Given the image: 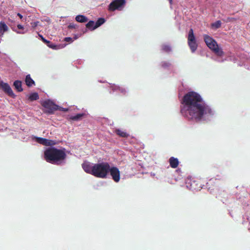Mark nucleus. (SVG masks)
Returning a JSON list of instances; mask_svg holds the SVG:
<instances>
[{
  "label": "nucleus",
  "instance_id": "obj_1",
  "mask_svg": "<svg viewBox=\"0 0 250 250\" xmlns=\"http://www.w3.org/2000/svg\"><path fill=\"white\" fill-rule=\"evenodd\" d=\"M181 112L189 120L198 122L205 120L213 115L211 107L204 102L200 95L190 91L183 98Z\"/></svg>",
  "mask_w": 250,
  "mask_h": 250
},
{
  "label": "nucleus",
  "instance_id": "obj_2",
  "mask_svg": "<svg viewBox=\"0 0 250 250\" xmlns=\"http://www.w3.org/2000/svg\"><path fill=\"white\" fill-rule=\"evenodd\" d=\"M65 149H58L56 147H48L44 152L45 161L52 164L59 165L63 162L66 158Z\"/></svg>",
  "mask_w": 250,
  "mask_h": 250
},
{
  "label": "nucleus",
  "instance_id": "obj_3",
  "mask_svg": "<svg viewBox=\"0 0 250 250\" xmlns=\"http://www.w3.org/2000/svg\"><path fill=\"white\" fill-rule=\"evenodd\" d=\"M109 164L107 162H102L94 165L93 175L96 177L104 179L107 177Z\"/></svg>",
  "mask_w": 250,
  "mask_h": 250
},
{
  "label": "nucleus",
  "instance_id": "obj_4",
  "mask_svg": "<svg viewBox=\"0 0 250 250\" xmlns=\"http://www.w3.org/2000/svg\"><path fill=\"white\" fill-rule=\"evenodd\" d=\"M204 40L208 47L216 55L222 57L224 53L221 48H220L216 41L211 37L205 34L203 36Z\"/></svg>",
  "mask_w": 250,
  "mask_h": 250
},
{
  "label": "nucleus",
  "instance_id": "obj_5",
  "mask_svg": "<svg viewBox=\"0 0 250 250\" xmlns=\"http://www.w3.org/2000/svg\"><path fill=\"white\" fill-rule=\"evenodd\" d=\"M42 105L45 108L44 112L49 114H53L59 109V106L49 100L43 102Z\"/></svg>",
  "mask_w": 250,
  "mask_h": 250
},
{
  "label": "nucleus",
  "instance_id": "obj_6",
  "mask_svg": "<svg viewBox=\"0 0 250 250\" xmlns=\"http://www.w3.org/2000/svg\"><path fill=\"white\" fill-rule=\"evenodd\" d=\"M125 0H114L109 4L108 10L110 11L121 10L125 7Z\"/></svg>",
  "mask_w": 250,
  "mask_h": 250
},
{
  "label": "nucleus",
  "instance_id": "obj_7",
  "mask_svg": "<svg viewBox=\"0 0 250 250\" xmlns=\"http://www.w3.org/2000/svg\"><path fill=\"white\" fill-rule=\"evenodd\" d=\"M110 173L112 179L116 183H118L120 180V171L118 167H110L108 169V173Z\"/></svg>",
  "mask_w": 250,
  "mask_h": 250
},
{
  "label": "nucleus",
  "instance_id": "obj_8",
  "mask_svg": "<svg viewBox=\"0 0 250 250\" xmlns=\"http://www.w3.org/2000/svg\"><path fill=\"white\" fill-rule=\"evenodd\" d=\"M0 89L2 90L6 94L9 96L14 98L16 97L15 94L14 93L10 85L6 83H4L3 81H0Z\"/></svg>",
  "mask_w": 250,
  "mask_h": 250
},
{
  "label": "nucleus",
  "instance_id": "obj_9",
  "mask_svg": "<svg viewBox=\"0 0 250 250\" xmlns=\"http://www.w3.org/2000/svg\"><path fill=\"white\" fill-rule=\"evenodd\" d=\"M37 142L46 146H53L56 144L55 141L47 139L45 138L38 137L37 138Z\"/></svg>",
  "mask_w": 250,
  "mask_h": 250
},
{
  "label": "nucleus",
  "instance_id": "obj_10",
  "mask_svg": "<svg viewBox=\"0 0 250 250\" xmlns=\"http://www.w3.org/2000/svg\"><path fill=\"white\" fill-rule=\"evenodd\" d=\"M82 167L85 172L93 175L94 165L91 166L90 164L86 163L83 164Z\"/></svg>",
  "mask_w": 250,
  "mask_h": 250
},
{
  "label": "nucleus",
  "instance_id": "obj_11",
  "mask_svg": "<svg viewBox=\"0 0 250 250\" xmlns=\"http://www.w3.org/2000/svg\"><path fill=\"white\" fill-rule=\"evenodd\" d=\"M201 184L199 183L196 180H191L190 181V188L191 190H200L201 188Z\"/></svg>",
  "mask_w": 250,
  "mask_h": 250
},
{
  "label": "nucleus",
  "instance_id": "obj_12",
  "mask_svg": "<svg viewBox=\"0 0 250 250\" xmlns=\"http://www.w3.org/2000/svg\"><path fill=\"white\" fill-rule=\"evenodd\" d=\"M169 163L172 168H175L178 166L179 162L177 158L171 157L169 159Z\"/></svg>",
  "mask_w": 250,
  "mask_h": 250
},
{
  "label": "nucleus",
  "instance_id": "obj_13",
  "mask_svg": "<svg viewBox=\"0 0 250 250\" xmlns=\"http://www.w3.org/2000/svg\"><path fill=\"white\" fill-rule=\"evenodd\" d=\"M8 30V27L7 25L2 21L0 22V36H2L4 32Z\"/></svg>",
  "mask_w": 250,
  "mask_h": 250
},
{
  "label": "nucleus",
  "instance_id": "obj_14",
  "mask_svg": "<svg viewBox=\"0 0 250 250\" xmlns=\"http://www.w3.org/2000/svg\"><path fill=\"white\" fill-rule=\"evenodd\" d=\"M25 82L26 85L28 87H31L33 85H35V82L31 78L30 75L28 74L26 76Z\"/></svg>",
  "mask_w": 250,
  "mask_h": 250
},
{
  "label": "nucleus",
  "instance_id": "obj_15",
  "mask_svg": "<svg viewBox=\"0 0 250 250\" xmlns=\"http://www.w3.org/2000/svg\"><path fill=\"white\" fill-rule=\"evenodd\" d=\"M13 85L15 87V89L18 92H21L23 91V89L22 88V83L21 81H15L14 82Z\"/></svg>",
  "mask_w": 250,
  "mask_h": 250
},
{
  "label": "nucleus",
  "instance_id": "obj_16",
  "mask_svg": "<svg viewBox=\"0 0 250 250\" xmlns=\"http://www.w3.org/2000/svg\"><path fill=\"white\" fill-rule=\"evenodd\" d=\"M115 133L120 137L123 138H127L129 135L126 132L123 131L120 129H116Z\"/></svg>",
  "mask_w": 250,
  "mask_h": 250
},
{
  "label": "nucleus",
  "instance_id": "obj_17",
  "mask_svg": "<svg viewBox=\"0 0 250 250\" xmlns=\"http://www.w3.org/2000/svg\"><path fill=\"white\" fill-rule=\"evenodd\" d=\"M188 45L192 52H194L197 48V44L195 41L188 42Z\"/></svg>",
  "mask_w": 250,
  "mask_h": 250
},
{
  "label": "nucleus",
  "instance_id": "obj_18",
  "mask_svg": "<svg viewBox=\"0 0 250 250\" xmlns=\"http://www.w3.org/2000/svg\"><path fill=\"white\" fill-rule=\"evenodd\" d=\"M75 20L77 21L83 23L85 22L88 21V19L83 15H78L76 17Z\"/></svg>",
  "mask_w": 250,
  "mask_h": 250
},
{
  "label": "nucleus",
  "instance_id": "obj_19",
  "mask_svg": "<svg viewBox=\"0 0 250 250\" xmlns=\"http://www.w3.org/2000/svg\"><path fill=\"white\" fill-rule=\"evenodd\" d=\"M195 37L194 35L193 30L192 29H190L188 32V42L195 41Z\"/></svg>",
  "mask_w": 250,
  "mask_h": 250
},
{
  "label": "nucleus",
  "instance_id": "obj_20",
  "mask_svg": "<svg viewBox=\"0 0 250 250\" xmlns=\"http://www.w3.org/2000/svg\"><path fill=\"white\" fill-rule=\"evenodd\" d=\"M84 115V114L83 113H79L75 116L70 117L69 119L73 121H79L82 119Z\"/></svg>",
  "mask_w": 250,
  "mask_h": 250
},
{
  "label": "nucleus",
  "instance_id": "obj_21",
  "mask_svg": "<svg viewBox=\"0 0 250 250\" xmlns=\"http://www.w3.org/2000/svg\"><path fill=\"white\" fill-rule=\"evenodd\" d=\"M39 99V94H38V93H37V92H34V93H31L29 95V98H28V100L30 101H36V100H38Z\"/></svg>",
  "mask_w": 250,
  "mask_h": 250
},
{
  "label": "nucleus",
  "instance_id": "obj_22",
  "mask_svg": "<svg viewBox=\"0 0 250 250\" xmlns=\"http://www.w3.org/2000/svg\"><path fill=\"white\" fill-rule=\"evenodd\" d=\"M105 22V20L104 18H101L98 19V20L97 21L95 22V26L93 29H96L98 27H99L100 26L102 25L103 23H104Z\"/></svg>",
  "mask_w": 250,
  "mask_h": 250
},
{
  "label": "nucleus",
  "instance_id": "obj_23",
  "mask_svg": "<svg viewBox=\"0 0 250 250\" xmlns=\"http://www.w3.org/2000/svg\"><path fill=\"white\" fill-rule=\"evenodd\" d=\"M95 23L93 21H90L86 24V27L88 29L91 30H93L95 29H93L94 26H95Z\"/></svg>",
  "mask_w": 250,
  "mask_h": 250
},
{
  "label": "nucleus",
  "instance_id": "obj_24",
  "mask_svg": "<svg viewBox=\"0 0 250 250\" xmlns=\"http://www.w3.org/2000/svg\"><path fill=\"white\" fill-rule=\"evenodd\" d=\"M162 49L163 51L167 53L170 52L171 50L170 46L167 44L163 45L162 46Z\"/></svg>",
  "mask_w": 250,
  "mask_h": 250
},
{
  "label": "nucleus",
  "instance_id": "obj_25",
  "mask_svg": "<svg viewBox=\"0 0 250 250\" xmlns=\"http://www.w3.org/2000/svg\"><path fill=\"white\" fill-rule=\"evenodd\" d=\"M221 22L220 21H217L216 22L211 24V27L215 29L219 28L221 27Z\"/></svg>",
  "mask_w": 250,
  "mask_h": 250
},
{
  "label": "nucleus",
  "instance_id": "obj_26",
  "mask_svg": "<svg viewBox=\"0 0 250 250\" xmlns=\"http://www.w3.org/2000/svg\"><path fill=\"white\" fill-rule=\"evenodd\" d=\"M47 46H48L50 48H52L54 49H58L57 46L53 43H52L51 42L49 41V43H46Z\"/></svg>",
  "mask_w": 250,
  "mask_h": 250
},
{
  "label": "nucleus",
  "instance_id": "obj_27",
  "mask_svg": "<svg viewBox=\"0 0 250 250\" xmlns=\"http://www.w3.org/2000/svg\"><path fill=\"white\" fill-rule=\"evenodd\" d=\"M39 36L44 43H49V41L44 39L42 35L39 34Z\"/></svg>",
  "mask_w": 250,
  "mask_h": 250
},
{
  "label": "nucleus",
  "instance_id": "obj_28",
  "mask_svg": "<svg viewBox=\"0 0 250 250\" xmlns=\"http://www.w3.org/2000/svg\"><path fill=\"white\" fill-rule=\"evenodd\" d=\"M69 29H75L77 27V25L74 23H71L68 26Z\"/></svg>",
  "mask_w": 250,
  "mask_h": 250
},
{
  "label": "nucleus",
  "instance_id": "obj_29",
  "mask_svg": "<svg viewBox=\"0 0 250 250\" xmlns=\"http://www.w3.org/2000/svg\"><path fill=\"white\" fill-rule=\"evenodd\" d=\"M64 41L66 42H72L73 40L70 37H66L64 39Z\"/></svg>",
  "mask_w": 250,
  "mask_h": 250
},
{
  "label": "nucleus",
  "instance_id": "obj_30",
  "mask_svg": "<svg viewBox=\"0 0 250 250\" xmlns=\"http://www.w3.org/2000/svg\"><path fill=\"white\" fill-rule=\"evenodd\" d=\"M17 27H18V28L19 29H20V30H24V27H23V26L22 25H21V24H18V25H17Z\"/></svg>",
  "mask_w": 250,
  "mask_h": 250
},
{
  "label": "nucleus",
  "instance_id": "obj_31",
  "mask_svg": "<svg viewBox=\"0 0 250 250\" xmlns=\"http://www.w3.org/2000/svg\"><path fill=\"white\" fill-rule=\"evenodd\" d=\"M13 31H15V32H16L18 34H24L26 31H17V30H15L14 29H13Z\"/></svg>",
  "mask_w": 250,
  "mask_h": 250
},
{
  "label": "nucleus",
  "instance_id": "obj_32",
  "mask_svg": "<svg viewBox=\"0 0 250 250\" xmlns=\"http://www.w3.org/2000/svg\"><path fill=\"white\" fill-rule=\"evenodd\" d=\"M59 110H61V111H66L68 110V109L67 108H62V107H59Z\"/></svg>",
  "mask_w": 250,
  "mask_h": 250
},
{
  "label": "nucleus",
  "instance_id": "obj_33",
  "mask_svg": "<svg viewBox=\"0 0 250 250\" xmlns=\"http://www.w3.org/2000/svg\"><path fill=\"white\" fill-rule=\"evenodd\" d=\"M233 19H234V18H228V20H227V21H231Z\"/></svg>",
  "mask_w": 250,
  "mask_h": 250
},
{
  "label": "nucleus",
  "instance_id": "obj_34",
  "mask_svg": "<svg viewBox=\"0 0 250 250\" xmlns=\"http://www.w3.org/2000/svg\"><path fill=\"white\" fill-rule=\"evenodd\" d=\"M17 15L20 17L21 19L22 18V16L20 13H18Z\"/></svg>",
  "mask_w": 250,
  "mask_h": 250
},
{
  "label": "nucleus",
  "instance_id": "obj_35",
  "mask_svg": "<svg viewBox=\"0 0 250 250\" xmlns=\"http://www.w3.org/2000/svg\"><path fill=\"white\" fill-rule=\"evenodd\" d=\"M121 91H122V92H124V91H125V89H123V88H122V89H121Z\"/></svg>",
  "mask_w": 250,
  "mask_h": 250
},
{
  "label": "nucleus",
  "instance_id": "obj_36",
  "mask_svg": "<svg viewBox=\"0 0 250 250\" xmlns=\"http://www.w3.org/2000/svg\"><path fill=\"white\" fill-rule=\"evenodd\" d=\"M170 3H172V0H168Z\"/></svg>",
  "mask_w": 250,
  "mask_h": 250
},
{
  "label": "nucleus",
  "instance_id": "obj_37",
  "mask_svg": "<svg viewBox=\"0 0 250 250\" xmlns=\"http://www.w3.org/2000/svg\"><path fill=\"white\" fill-rule=\"evenodd\" d=\"M34 25L35 26H37V24L35 22L34 23Z\"/></svg>",
  "mask_w": 250,
  "mask_h": 250
}]
</instances>
